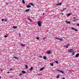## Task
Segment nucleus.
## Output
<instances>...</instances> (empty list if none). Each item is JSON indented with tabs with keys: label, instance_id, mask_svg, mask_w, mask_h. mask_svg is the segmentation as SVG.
<instances>
[{
	"label": "nucleus",
	"instance_id": "f257e3e1",
	"mask_svg": "<svg viewBox=\"0 0 79 79\" xmlns=\"http://www.w3.org/2000/svg\"><path fill=\"white\" fill-rule=\"evenodd\" d=\"M41 23H42V22L41 21H39L38 23V26H40V27H41Z\"/></svg>",
	"mask_w": 79,
	"mask_h": 79
},
{
	"label": "nucleus",
	"instance_id": "f03ea898",
	"mask_svg": "<svg viewBox=\"0 0 79 79\" xmlns=\"http://www.w3.org/2000/svg\"><path fill=\"white\" fill-rule=\"evenodd\" d=\"M68 51L69 53H72V52H74V50H73V49H69Z\"/></svg>",
	"mask_w": 79,
	"mask_h": 79
},
{
	"label": "nucleus",
	"instance_id": "7ed1b4c3",
	"mask_svg": "<svg viewBox=\"0 0 79 79\" xmlns=\"http://www.w3.org/2000/svg\"><path fill=\"white\" fill-rule=\"evenodd\" d=\"M71 29H73V30H74L76 32H77V31H78L77 30V29H76V28H74V27H71Z\"/></svg>",
	"mask_w": 79,
	"mask_h": 79
},
{
	"label": "nucleus",
	"instance_id": "20e7f679",
	"mask_svg": "<svg viewBox=\"0 0 79 79\" xmlns=\"http://www.w3.org/2000/svg\"><path fill=\"white\" fill-rule=\"evenodd\" d=\"M57 71H59V72H60V73H61L62 74H64V72H63L62 71L60 70H58Z\"/></svg>",
	"mask_w": 79,
	"mask_h": 79
},
{
	"label": "nucleus",
	"instance_id": "39448f33",
	"mask_svg": "<svg viewBox=\"0 0 79 79\" xmlns=\"http://www.w3.org/2000/svg\"><path fill=\"white\" fill-rule=\"evenodd\" d=\"M62 5V3L61 2H60L58 4H56V5L57 6H58V5Z\"/></svg>",
	"mask_w": 79,
	"mask_h": 79
},
{
	"label": "nucleus",
	"instance_id": "423d86ee",
	"mask_svg": "<svg viewBox=\"0 0 79 79\" xmlns=\"http://www.w3.org/2000/svg\"><path fill=\"white\" fill-rule=\"evenodd\" d=\"M29 5H31L33 6H34V4L33 3H31L29 4Z\"/></svg>",
	"mask_w": 79,
	"mask_h": 79
},
{
	"label": "nucleus",
	"instance_id": "0eeeda50",
	"mask_svg": "<svg viewBox=\"0 0 79 79\" xmlns=\"http://www.w3.org/2000/svg\"><path fill=\"white\" fill-rule=\"evenodd\" d=\"M22 73H23V74H26V71L23 70L22 71Z\"/></svg>",
	"mask_w": 79,
	"mask_h": 79
},
{
	"label": "nucleus",
	"instance_id": "6e6552de",
	"mask_svg": "<svg viewBox=\"0 0 79 79\" xmlns=\"http://www.w3.org/2000/svg\"><path fill=\"white\" fill-rule=\"evenodd\" d=\"M79 54H77V55H76L75 57L76 58L79 57Z\"/></svg>",
	"mask_w": 79,
	"mask_h": 79
},
{
	"label": "nucleus",
	"instance_id": "1a4fd4ad",
	"mask_svg": "<svg viewBox=\"0 0 79 79\" xmlns=\"http://www.w3.org/2000/svg\"><path fill=\"white\" fill-rule=\"evenodd\" d=\"M66 23L67 24H70V23H71V22H69L68 21H66Z\"/></svg>",
	"mask_w": 79,
	"mask_h": 79
},
{
	"label": "nucleus",
	"instance_id": "9d476101",
	"mask_svg": "<svg viewBox=\"0 0 79 79\" xmlns=\"http://www.w3.org/2000/svg\"><path fill=\"white\" fill-rule=\"evenodd\" d=\"M14 56V58H15V59H19V57H16L15 56Z\"/></svg>",
	"mask_w": 79,
	"mask_h": 79
},
{
	"label": "nucleus",
	"instance_id": "9b49d317",
	"mask_svg": "<svg viewBox=\"0 0 79 79\" xmlns=\"http://www.w3.org/2000/svg\"><path fill=\"white\" fill-rule=\"evenodd\" d=\"M28 19L29 20V21H30V22H31H31H32V20H31V19H30L29 18H28Z\"/></svg>",
	"mask_w": 79,
	"mask_h": 79
},
{
	"label": "nucleus",
	"instance_id": "f8f14e48",
	"mask_svg": "<svg viewBox=\"0 0 79 79\" xmlns=\"http://www.w3.org/2000/svg\"><path fill=\"white\" fill-rule=\"evenodd\" d=\"M27 8H31V6L30 5H27Z\"/></svg>",
	"mask_w": 79,
	"mask_h": 79
},
{
	"label": "nucleus",
	"instance_id": "ddd939ff",
	"mask_svg": "<svg viewBox=\"0 0 79 79\" xmlns=\"http://www.w3.org/2000/svg\"><path fill=\"white\" fill-rule=\"evenodd\" d=\"M43 58L44 59V60H47V57L45 56H44Z\"/></svg>",
	"mask_w": 79,
	"mask_h": 79
},
{
	"label": "nucleus",
	"instance_id": "4468645a",
	"mask_svg": "<svg viewBox=\"0 0 79 79\" xmlns=\"http://www.w3.org/2000/svg\"><path fill=\"white\" fill-rule=\"evenodd\" d=\"M21 46H22L23 47H25V44H21Z\"/></svg>",
	"mask_w": 79,
	"mask_h": 79
},
{
	"label": "nucleus",
	"instance_id": "2eb2a0df",
	"mask_svg": "<svg viewBox=\"0 0 79 79\" xmlns=\"http://www.w3.org/2000/svg\"><path fill=\"white\" fill-rule=\"evenodd\" d=\"M33 69V67H31V68L30 69V71H32Z\"/></svg>",
	"mask_w": 79,
	"mask_h": 79
},
{
	"label": "nucleus",
	"instance_id": "dca6fc26",
	"mask_svg": "<svg viewBox=\"0 0 79 79\" xmlns=\"http://www.w3.org/2000/svg\"><path fill=\"white\" fill-rule=\"evenodd\" d=\"M18 27L17 26H13V28H14V29H16Z\"/></svg>",
	"mask_w": 79,
	"mask_h": 79
},
{
	"label": "nucleus",
	"instance_id": "f3484780",
	"mask_svg": "<svg viewBox=\"0 0 79 79\" xmlns=\"http://www.w3.org/2000/svg\"><path fill=\"white\" fill-rule=\"evenodd\" d=\"M71 15V14L69 13L67 15L68 16H70Z\"/></svg>",
	"mask_w": 79,
	"mask_h": 79
},
{
	"label": "nucleus",
	"instance_id": "a211bd4d",
	"mask_svg": "<svg viewBox=\"0 0 79 79\" xmlns=\"http://www.w3.org/2000/svg\"><path fill=\"white\" fill-rule=\"evenodd\" d=\"M44 69V68H42L40 69V71H42V70H43V69Z\"/></svg>",
	"mask_w": 79,
	"mask_h": 79
},
{
	"label": "nucleus",
	"instance_id": "6ab92c4d",
	"mask_svg": "<svg viewBox=\"0 0 79 79\" xmlns=\"http://www.w3.org/2000/svg\"><path fill=\"white\" fill-rule=\"evenodd\" d=\"M22 3H23V4H24L25 3V2L24 1V0H23L22 1Z\"/></svg>",
	"mask_w": 79,
	"mask_h": 79
},
{
	"label": "nucleus",
	"instance_id": "aec40b11",
	"mask_svg": "<svg viewBox=\"0 0 79 79\" xmlns=\"http://www.w3.org/2000/svg\"><path fill=\"white\" fill-rule=\"evenodd\" d=\"M50 53H51V52L50 51H49V52H47V54H50Z\"/></svg>",
	"mask_w": 79,
	"mask_h": 79
},
{
	"label": "nucleus",
	"instance_id": "412c9836",
	"mask_svg": "<svg viewBox=\"0 0 79 79\" xmlns=\"http://www.w3.org/2000/svg\"><path fill=\"white\" fill-rule=\"evenodd\" d=\"M55 61L56 63H57V64H58V61Z\"/></svg>",
	"mask_w": 79,
	"mask_h": 79
},
{
	"label": "nucleus",
	"instance_id": "4be33fe9",
	"mask_svg": "<svg viewBox=\"0 0 79 79\" xmlns=\"http://www.w3.org/2000/svg\"><path fill=\"white\" fill-rule=\"evenodd\" d=\"M29 10H30V9H28V10H25V11H29Z\"/></svg>",
	"mask_w": 79,
	"mask_h": 79
},
{
	"label": "nucleus",
	"instance_id": "5701e85b",
	"mask_svg": "<svg viewBox=\"0 0 79 79\" xmlns=\"http://www.w3.org/2000/svg\"><path fill=\"white\" fill-rule=\"evenodd\" d=\"M50 64L52 66H53V63H50Z\"/></svg>",
	"mask_w": 79,
	"mask_h": 79
},
{
	"label": "nucleus",
	"instance_id": "b1692460",
	"mask_svg": "<svg viewBox=\"0 0 79 79\" xmlns=\"http://www.w3.org/2000/svg\"><path fill=\"white\" fill-rule=\"evenodd\" d=\"M25 66H26V68H27V67H28V66L27 65H25Z\"/></svg>",
	"mask_w": 79,
	"mask_h": 79
},
{
	"label": "nucleus",
	"instance_id": "393cba45",
	"mask_svg": "<svg viewBox=\"0 0 79 79\" xmlns=\"http://www.w3.org/2000/svg\"><path fill=\"white\" fill-rule=\"evenodd\" d=\"M10 71H13V68L12 69H10Z\"/></svg>",
	"mask_w": 79,
	"mask_h": 79
},
{
	"label": "nucleus",
	"instance_id": "a878e982",
	"mask_svg": "<svg viewBox=\"0 0 79 79\" xmlns=\"http://www.w3.org/2000/svg\"><path fill=\"white\" fill-rule=\"evenodd\" d=\"M59 77H60V76H59V75L58 76L56 77V78H57V79H58V78H59Z\"/></svg>",
	"mask_w": 79,
	"mask_h": 79
},
{
	"label": "nucleus",
	"instance_id": "bb28decb",
	"mask_svg": "<svg viewBox=\"0 0 79 79\" xmlns=\"http://www.w3.org/2000/svg\"><path fill=\"white\" fill-rule=\"evenodd\" d=\"M59 40H60V41H61V40H63V39L60 38L59 39Z\"/></svg>",
	"mask_w": 79,
	"mask_h": 79
},
{
	"label": "nucleus",
	"instance_id": "cd10ccee",
	"mask_svg": "<svg viewBox=\"0 0 79 79\" xmlns=\"http://www.w3.org/2000/svg\"><path fill=\"white\" fill-rule=\"evenodd\" d=\"M36 39H37L38 40H39V37H36Z\"/></svg>",
	"mask_w": 79,
	"mask_h": 79
},
{
	"label": "nucleus",
	"instance_id": "c85d7f7f",
	"mask_svg": "<svg viewBox=\"0 0 79 79\" xmlns=\"http://www.w3.org/2000/svg\"><path fill=\"white\" fill-rule=\"evenodd\" d=\"M8 4H9V3L7 2L6 3V5H8Z\"/></svg>",
	"mask_w": 79,
	"mask_h": 79
},
{
	"label": "nucleus",
	"instance_id": "c756f323",
	"mask_svg": "<svg viewBox=\"0 0 79 79\" xmlns=\"http://www.w3.org/2000/svg\"><path fill=\"white\" fill-rule=\"evenodd\" d=\"M4 37H5V38H6V37H7V36L6 35H5Z\"/></svg>",
	"mask_w": 79,
	"mask_h": 79
},
{
	"label": "nucleus",
	"instance_id": "7c9ffc66",
	"mask_svg": "<svg viewBox=\"0 0 79 79\" xmlns=\"http://www.w3.org/2000/svg\"><path fill=\"white\" fill-rule=\"evenodd\" d=\"M72 55H74V52H73Z\"/></svg>",
	"mask_w": 79,
	"mask_h": 79
},
{
	"label": "nucleus",
	"instance_id": "2f4dec72",
	"mask_svg": "<svg viewBox=\"0 0 79 79\" xmlns=\"http://www.w3.org/2000/svg\"><path fill=\"white\" fill-rule=\"evenodd\" d=\"M66 8H64L63 9V10H66Z\"/></svg>",
	"mask_w": 79,
	"mask_h": 79
},
{
	"label": "nucleus",
	"instance_id": "473e14b6",
	"mask_svg": "<svg viewBox=\"0 0 79 79\" xmlns=\"http://www.w3.org/2000/svg\"><path fill=\"white\" fill-rule=\"evenodd\" d=\"M2 21H3V22L4 21V19H2Z\"/></svg>",
	"mask_w": 79,
	"mask_h": 79
},
{
	"label": "nucleus",
	"instance_id": "72a5a7b5",
	"mask_svg": "<svg viewBox=\"0 0 79 79\" xmlns=\"http://www.w3.org/2000/svg\"><path fill=\"white\" fill-rule=\"evenodd\" d=\"M77 26H79V23H77Z\"/></svg>",
	"mask_w": 79,
	"mask_h": 79
},
{
	"label": "nucleus",
	"instance_id": "f704fd0d",
	"mask_svg": "<svg viewBox=\"0 0 79 79\" xmlns=\"http://www.w3.org/2000/svg\"><path fill=\"white\" fill-rule=\"evenodd\" d=\"M64 47H66V48H68V46H65V45L64 46Z\"/></svg>",
	"mask_w": 79,
	"mask_h": 79
},
{
	"label": "nucleus",
	"instance_id": "c9c22d12",
	"mask_svg": "<svg viewBox=\"0 0 79 79\" xmlns=\"http://www.w3.org/2000/svg\"><path fill=\"white\" fill-rule=\"evenodd\" d=\"M22 75V73H21L19 75V76H21Z\"/></svg>",
	"mask_w": 79,
	"mask_h": 79
},
{
	"label": "nucleus",
	"instance_id": "e433bc0d",
	"mask_svg": "<svg viewBox=\"0 0 79 79\" xmlns=\"http://www.w3.org/2000/svg\"><path fill=\"white\" fill-rule=\"evenodd\" d=\"M76 17H73V19H76Z\"/></svg>",
	"mask_w": 79,
	"mask_h": 79
},
{
	"label": "nucleus",
	"instance_id": "4c0bfd02",
	"mask_svg": "<svg viewBox=\"0 0 79 79\" xmlns=\"http://www.w3.org/2000/svg\"><path fill=\"white\" fill-rule=\"evenodd\" d=\"M59 38H58V37L56 38V39H58L59 40Z\"/></svg>",
	"mask_w": 79,
	"mask_h": 79
},
{
	"label": "nucleus",
	"instance_id": "58836bf2",
	"mask_svg": "<svg viewBox=\"0 0 79 79\" xmlns=\"http://www.w3.org/2000/svg\"><path fill=\"white\" fill-rule=\"evenodd\" d=\"M40 58H42V56H40Z\"/></svg>",
	"mask_w": 79,
	"mask_h": 79
},
{
	"label": "nucleus",
	"instance_id": "ea45409f",
	"mask_svg": "<svg viewBox=\"0 0 79 79\" xmlns=\"http://www.w3.org/2000/svg\"><path fill=\"white\" fill-rule=\"evenodd\" d=\"M4 21H7V20L5 19V20H4Z\"/></svg>",
	"mask_w": 79,
	"mask_h": 79
},
{
	"label": "nucleus",
	"instance_id": "a19ab883",
	"mask_svg": "<svg viewBox=\"0 0 79 79\" xmlns=\"http://www.w3.org/2000/svg\"><path fill=\"white\" fill-rule=\"evenodd\" d=\"M43 39H45V38H43Z\"/></svg>",
	"mask_w": 79,
	"mask_h": 79
},
{
	"label": "nucleus",
	"instance_id": "79ce46f5",
	"mask_svg": "<svg viewBox=\"0 0 79 79\" xmlns=\"http://www.w3.org/2000/svg\"><path fill=\"white\" fill-rule=\"evenodd\" d=\"M7 73H8V74H9V73H10V72H7Z\"/></svg>",
	"mask_w": 79,
	"mask_h": 79
},
{
	"label": "nucleus",
	"instance_id": "37998d69",
	"mask_svg": "<svg viewBox=\"0 0 79 79\" xmlns=\"http://www.w3.org/2000/svg\"><path fill=\"white\" fill-rule=\"evenodd\" d=\"M62 15H64L63 13H62Z\"/></svg>",
	"mask_w": 79,
	"mask_h": 79
},
{
	"label": "nucleus",
	"instance_id": "c03bdc74",
	"mask_svg": "<svg viewBox=\"0 0 79 79\" xmlns=\"http://www.w3.org/2000/svg\"><path fill=\"white\" fill-rule=\"evenodd\" d=\"M44 15V13H43V15Z\"/></svg>",
	"mask_w": 79,
	"mask_h": 79
},
{
	"label": "nucleus",
	"instance_id": "a18cd8bd",
	"mask_svg": "<svg viewBox=\"0 0 79 79\" xmlns=\"http://www.w3.org/2000/svg\"><path fill=\"white\" fill-rule=\"evenodd\" d=\"M1 77L0 76V79H1Z\"/></svg>",
	"mask_w": 79,
	"mask_h": 79
},
{
	"label": "nucleus",
	"instance_id": "49530a36",
	"mask_svg": "<svg viewBox=\"0 0 79 79\" xmlns=\"http://www.w3.org/2000/svg\"><path fill=\"white\" fill-rule=\"evenodd\" d=\"M19 35H20V34H19Z\"/></svg>",
	"mask_w": 79,
	"mask_h": 79
}]
</instances>
